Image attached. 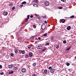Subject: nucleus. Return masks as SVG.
<instances>
[{"label": "nucleus", "mask_w": 76, "mask_h": 76, "mask_svg": "<svg viewBox=\"0 0 76 76\" xmlns=\"http://www.w3.org/2000/svg\"><path fill=\"white\" fill-rule=\"evenodd\" d=\"M46 26L45 25V24H42L41 26V29H42L43 30H44V29H45V27Z\"/></svg>", "instance_id": "obj_1"}, {"label": "nucleus", "mask_w": 76, "mask_h": 76, "mask_svg": "<svg viewBox=\"0 0 76 76\" xmlns=\"http://www.w3.org/2000/svg\"><path fill=\"white\" fill-rule=\"evenodd\" d=\"M45 6H49L50 4V3L48 1H46L44 3Z\"/></svg>", "instance_id": "obj_2"}, {"label": "nucleus", "mask_w": 76, "mask_h": 76, "mask_svg": "<svg viewBox=\"0 0 76 76\" xmlns=\"http://www.w3.org/2000/svg\"><path fill=\"white\" fill-rule=\"evenodd\" d=\"M21 71L23 73H25L26 72V69L24 68L21 69Z\"/></svg>", "instance_id": "obj_3"}, {"label": "nucleus", "mask_w": 76, "mask_h": 76, "mask_svg": "<svg viewBox=\"0 0 76 76\" xmlns=\"http://www.w3.org/2000/svg\"><path fill=\"white\" fill-rule=\"evenodd\" d=\"M54 69H53V67H52V69H51L50 70V73H53L54 72Z\"/></svg>", "instance_id": "obj_4"}, {"label": "nucleus", "mask_w": 76, "mask_h": 76, "mask_svg": "<svg viewBox=\"0 0 76 76\" xmlns=\"http://www.w3.org/2000/svg\"><path fill=\"white\" fill-rule=\"evenodd\" d=\"M13 67V64L10 65L8 66V67L9 69H12Z\"/></svg>", "instance_id": "obj_5"}, {"label": "nucleus", "mask_w": 76, "mask_h": 76, "mask_svg": "<svg viewBox=\"0 0 76 76\" xmlns=\"http://www.w3.org/2000/svg\"><path fill=\"white\" fill-rule=\"evenodd\" d=\"M19 51V52H20L21 54H24L25 53V51L24 50H20Z\"/></svg>", "instance_id": "obj_6"}, {"label": "nucleus", "mask_w": 76, "mask_h": 76, "mask_svg": "<svg viewBox=\"0 0 76 76\" xmlns=\"http://www.w3.org/2000/svg\"><path fill=\"white\" fill-rule=\"evenodd\" d=\"M13 73H14V72L12 70L9 72V75H12V74H13Z\"/></svg>", "instance_id": "obj_7"}, {"label": "nucleus", "mask_w": 76, "mask_h": 76, "mask_svg": "<svg viewBox=\"0 0 76 76\" xmlns=\"http://www.w3.org/2000/svg\"><path fill=\"white\" fill-rule=\"evenodd\" d=\"M7 14H8V13L7 12H4L3 15L4 16H7Z\"/></svg>", "instance_id": "obj_8"}, {"label": "nucleus", "mask_w": 76, "mask_h": 76, "mask_svg": "<svg viewBox=\"0 0 76 76\" xmlns=\"http://www.w3.org/2000/svg\"><path fill=\"white\" fill-rule=\"evenodd\" d=\"M41 47H42V46H41V45H40L37 47V48L38 49V50H39V49L41 48Z\"/></svg>", "instance_id": "obj_9"}, {"label": "nucleus", "mask_w": 76, "mask_h": 76, "mask_svg": "<svg viewBox=\"0 0 76 76\" xmlns=\"http://www.w3.org/2000/svg\"><path fill=\"white\" fill-rule=\"evenodd\" d=\"M66 29L67 30H68V31H69V30H70V29H71V27L70 26H69L67 27Z\"/></svg>", "instance_id": "obj_10"}, {"label": "nucleus", "mask_w": 76, "mask_h": 76, "mask_svg": "<svg viewBox=\"0 0 76 76\" xmlns=\"http://www.w3.org/2000/svg\"><path fill=\"white\" fill-rule=\"evenodd\" d=\"M29 55L30 57H32L33 56V53L32 52H30Z\"/></svg>", "instance_id": "obj_11"}, {"label": "nucleus", "mask_w": 76, "mask_h": 76, "mask_svg": "<svg viewBox=\"0 0 76 76\" xmlns=\"http://www.w3.org/2000/svg\"><path fill=\"white\" fill-rule=\"evenodd\" d=\"M71 48V46H70L68 48H66V51H69L70 50V49Z\"/></svg>", "instance_id": "obj_12"}, {"label": "nucleus", "mask_w": 76, "mask_h": 76, "mask_svg": "<svg viewBox=\"0 0 76 76\" xmlns=\"http://www.w3.org/2000/svg\"><path fill=\"white\" fill-rule=\"evenodd\" d=\"M44 72L45 74H47V70L45 69L44 70Z\"/></svg>", "instance_id": "obj_13"}, {"label": "nucleus", "mask_w": 76, "mask_h": 76, "mask_svg": "<svg viewBox=\"0 0 76 76\" xmlns=\"http://www.w3.org/2000/svg\"><path fill=\"white\" fill-rule=\"evenodd\" d=\"M14 50L15 53H18V50H17V49H15Z\"/></svg>", "instance_id": "obj_14"}, {"label": "nucleus", "mask_w": 76, "mask_h": 76, "mask_svg": "<svg viewBox=\"0 0 76 76\" xmlns=\"http://www.w3.org/2000/svg\"><path fill=\"white\" fill-rule=\"evenodd\" d=\"M61 22L62 23H64L65 22V20L64 19H62L61 20Z\"/></svg>", "instance_id": "obj_15"}, {"label": "nucleus", "mask_w": 76, "mask_h": 76, "mask_svg": "<svg viewBox=\"0 0 76 76\" xmlns=\"http://www.w3.org/2000/svg\"><path fill=\"white\" fill-rule=\"evenodd\" d=\"M25 58H28L29 57V56H28V54H26L25 56Z\"/></svg>", "instance_id": "obj_16"}, {"label": "nucleus", "mask_w": 76, "mask_h": 76, "mask_svg": "<svg viewBox=\"0 0 76 76\" xmlns=\"http://www.w3.org/2000/svg\"><path fill=\"white\" fill-rule=\"evenodd\" d=\"M50 39H51V40H53V39H54V37L53 36H52L50 38Z\"/></svg>", "instance_id": "obj_17"}, {"label": "nucleus", "mask_w": 76, "mask_h": 76, "mask_svg": "<svg viewBox=\"0 0 76 76\" xmlns=\"http://www.w3.org/2000/svg\"><path fill=\"white\" fill-rule=\"evenodd\" d=\"M63 42L64 44H66L67 42L66 41V40H64L63 41Z\"/></svg>", "instance_id": "obj_18"}, {"label": "nucleus", "mask_w": 76, "mask_h": 76, "mask_svg": "<svg viewBox=\"0 0 76 76\" xmlns=\"http://www.w3.org/2000/svg\"><path fill=\"white\" fill-rule=\"evenodd\" d=\"M34 3H38V0H34Z\"/></svg>", "instance_id": "obj_19"}, {"label": "nucleus", "mask_w": 76, "mask_h": 76, "mask_svg": "<svg viewBox=\"0 0 76 76\" xmlns=\"http://www.w3.org/2000/svg\"><path fill=\"white\" fill-rule=\"evenodd\" d=\"M36 63H34L32 64V66H33V67H35V66H36Z\"/></svg>", "instance_id": "obj_20"}, {"label": "nucleus", "mask_w": 76, "mask_h": 76, "mask_svg": "<svg viewBox=\"0 0 76 76\" xmlns=\"http://www.w3.org/2000/svg\"><path fill=\"white\" fill-rule=\"evenodd\" d=\"M34 36H32L31 37V40H33L34 39Z\"/></svg>", "instance_id": "obj_21"}, {"label": "nucleus", "mask_w": 76, "mask_h": 76, "mask_svg": "<svg viewBox=\"0 0 76 76\" xmlns=\"http://www.w3.org/2000/svg\"><path fill=\"white\" fill-rule=\"evenodd\" d=\"M22 4H26V2L24 1L22 2Z\"/></svg>", "instance_id": "obj_22"}, {"label": "nucleus", "mask_w": 76, "mask_h": 76, "mask_svg": "<svg viewBox=\"0 0 76 76\" xmlns=\"http://www.w3.org/2000/svg\"><path fill=\"white\" fill-rule=\"evenodd\" d=\"M66 65L67 66H69V65H70V63H66Z\"/></svg>", "instance_id": "obj_23"}, {"label": "nucleus", "mask_w": 76, "mask_h": 76, "mask_svg": "<svg viewBox=\"0 0 76 76\" xmlns=\"http://www.w3.org/2000/svg\"><path fill=\"white\" fill-rule=\"evenodd\" d=\"M59 47H60V46H59V45H57L56 47V49H58L59 48Z\"/></svg>", "instance_id": "obj_24"}, {"label": "nucleus", "mask_w": 76, "mask_h": 76, "mask_svg": "<svg viewBox=\"0 0 76 76\" xmlns=\"http://www.w3.org/2000/svg\"><path fill=\"white\" fill-rule=\"evenodd\" d=\"M44 37H46V36H47V33H45L43 35Z\"/></svg>", "instance_id": "obj_25"}, {"label": "nucleus", "mask_w": 76, "mask_h": 76, "mask_svg": "<svg viewBox=\"0 0 76 76\" xmlns=\"http://www.w3.org/2000/svg\"><path fill=\"white\" fill-rule=\"evenodd\" d=\"M9 6H13V4L12 3H11L10 4Z\"/></svg>", "instance_id": "obj_26"}, {"label": "nucleus", "mask_w": 76, "mask_h": 76, "mask_svg": "<svg viewBox=\"0 0 76 76\" xmlns=\"http://www.w3.org/2000/svg\"><path fill=\"white\" fill-rule=\"evenodd\" d=\"M48 69L49 70H51V69H53V68H52V66H50L48 67Z\"/></svg>", "instance_id": "obj_27"}, {"label": "nucleus", "mask_w": 76, "mask_h": 76, "mask_svg": "<svg viewBox=\"0 0 76 76\" xmlns=\"http://www.w3.org/2000/svg\"><path fill=\"white\" fill-rule=\"evenodd\" d=\"M58 9H63V7H58Z\"/></svg>", "instance_id": "obj_28"}, {"label": "nucleus", "mask_w": 76, "mask_h": 76, "mask_svg": "<svg viewBox=\"0 0 76 76\" xmlns=\"http://www.w3.org/2000/svg\"><path fill=\"white\" fill-rule=\"evenodd\" d=\"M47 74H48V75L50 74V71H49V70H48V71L47 70Z\"/></svg>", "instance_id": "obj_29"}, {"label": "nucleus", "mask_w": 76, "mask_h": 76, "mask_svg": "<svg viewBox=\"0 0 76 76\" xmlns=\"http://www.w3.org/2000/svg\"><path fill=\"white\" fill-rule=\"evenodd\" d=\"M12 10H15V7H13L12 9Z\"/></svg>", "instance_id": "obj_30"}, {"label": "nucleus", "mask_w": 76, "mask_h": 76, "mask_svg": "<svg viewBox=\"0 0 76 76\" xmlns=\"http://www.w3.org/2000/svg\"><path fill=\"white\" fill-rule=\"evenodd\" d=\"M28 48H29V49H30L31 48V46L30 45H28L27 47Z\"/></svg>", "instance_id": "obj_31"}, {"label": "nucleus", "mask_w": 76, "mask_h": 76, "mask_svg": "<svg viewBox=\"0 0 76 76\" xmlns=\"http://www.w3.org/2000/svg\"><path fill=\"white\" fill-rule=\"evenodd\" d=\"M0 75H4V72H1L0 73Z\"/></svg>", "instance_id": "obj_32"}, {"label": "nucleus", "mask_w": 76, "mask_h": 76, "mask_svg": "<svg viewBox=\"0 0 76 76\" xmlns=\"http://www.w3.org/2000/svg\"><path fill=\"white\" fill-rule=\"evenodd\" d=\"M10 55L11 56H14V54H13V53H12L10 54Z\"/></svg>", "instance_id": "obj_33"}, {"label": "nucleus", "mask_w": 76, "mask_h": 76, "mask_svg": "<svg viewBox=\"0 0 76 76\" xmlns=\"http://www.w3.org/2000/svg\"><path fill=\"white\" fill-rule=\"evenodd\" d=\"M5 57L7 58L8 59L9 57V56H8V55H6V56H5Z\"/></svg>", "instance_id": "obj_34"}, {"label": "nucleus", "mask_w": 76, "mask_h": 76, "mask_svg": "<svg viewBox=\"0 0 76 76\" xmlns=\"http://www.w3.org/2000/svg\"><path fill=\"white\" fill-rule=\"evenodd\" d=\"M50 44V43H47L46 44H45V45H48Z\"/></svg>", "instance_id": "obj_35"}, {"label": "nucleus", "mask_w": 76, "mask_h": 76, "mask_svg": "<svg viewBox=\"0 0 76 76\" xmlns=\"http://www.w3.org/2000/svg\"><path fill=\"white\" fill-rule=\"evenodd\" d=\"M70 18H74V15H72L70 17Z\"/></svg>", "instance_id": "obj_36"}, {"label": "nucleus", "mask_w": 76, "mask_h": 76, "mask_svg": "<svg viewBox=\"0 0 76 76\" xmlns=\"http://www.w3.org/2000/svg\"><path fill=\"white\" fill-rule=\"evenodd\" d=\"M14 69L15 70H17V69H18V68H17L16 67H15L14 68Z\"/></svg>", "instance_id": "obj_37"}, {"label": "nucleus", "mask_w": 76, "mask_h": 76, "mask_svg": "<svg viewBox=\"0 0 76 76\" xmlns=\"http://www.w3.org/2000/svg\"><path fill=\"white\" fill-rule=\"evenodd\" d=\"M47 48H45L42 50V51H45V50H46Z\"/></svg>", "instance_id": "obj_38"}, {"label": "nucleus", "mask_w": 76, "mask_h": 76, "mask_svg": "<svg viewBox=\"0 0 76 76\" xmlns=\"http://www.w3.org/2000/svg\"><path fill=\"white\" fill-rule=\"evenodd\" d=\"M27 19H29V15H27Z\"/></svg>", "instance_id": "obj_39"}, {"label": "nucleus", "mask_w": 76, "mask_h": 76, "mask_svg": "<svg viewBox=\"0 0 76 76\" xmlns=\"http://www.w3.org/2000/svg\"><path fill=\"white\" fill-rule=\"evenodd\" d=\"M28 18H26L25 20V22H27L28 20Z\"/></svg>", "instance_id": "obj_40"}, {"label": "nucleus", "mask_w": 76, "mask_h": 76, "mask_svg": "<svg viewBox=\"0 0 76 76\" xmlns=\"http://www.w3.org/2000/svg\"><path fill=\"white\" fill-rule=\"evenodd\" d=\"M2 69V66L1 65H0V69Z\"/></svg>", "instance_id": "obj_41"}, {"label": "nucleus", "mask_w": 76, "mask_h": 76, "mask_svg": "<svg viewBox=\"0 0 76 76\" xmlns=\"http://www.w3.org/2000/svg\"><path fill=\"white\" fill-rule=\"evenodd\" d=\"M23 4H21L20 5V7H23Z\"/></svg>", "instance_id": "obj_42"}, {"label": "nucleus", "mask_w": 76, "mask_h": 76, "mask_svg": "<svg viewBox=\"0 0 76 76\" xmlns=\"http://www.w3.org/2000/svg\"><path fill=\"white\" fill-rule=\"evenodd\" d=\"M62 1H63V2H65L66 1V0H61Z\"/></svg>", "instance_id": "obj_43"}, {"label": "nucleus", "mask_w": 76, "mask_h": 76, "mask_svg": "<svg viewBox=\"0 0 76 76\" xmlns=\"http://www.w3.org/2000/svg\"><path fill=\"white\" fill-rule=\"evenodd\" d=\"M32 76H37V75L35 74H33Z\"/></svg>", "instance_id": "obj_44"}, {"label": "nucleus", "mask_w": 76, "mask_h": 76, "mask_svg": "<svg viewBox=\"0 0 76 76\" xmlns=\"http://www.w3.org/2000/svg\"><path fill=\"white\" fill-rule=\"evenodd\" d=\"M49 49H50V50H53V48H50Z\"/></svg>", "instance_id": "obj_45"}, {"label": "nucleus", "mask_w": 76, "mask_h": 76, "mask_svg": "<svg viewBox=\"0 0 76 76\" xmlns=\"http://www.w3.org/2000/svg\"><path fill=\"white\" fill-rule=\"evenodd\" d=\"M33 26L34 27V28H36V26H35V25H33Z\"/></svg>", "instance_id": "obj_46"}, {"label": "nucleus", "mask_w": 76, "mask_h": 76, "mask_svg": "<svg viewBox=\"0 0 76 76\" xmlns=\"http://www.w3.org/2000/svg\"><path fill=\"white\" fill-rule=\"evenodd\" d=\"M33 15H31L30 16V18H33Z\"/></svg>", "instance_id": "obj_47"}, {"label": "nucleus", "mask_w": 76, "mask_h": 76, "mask_svg": "<svg viewBox=\"0 0 76 76\" xmlns=\"http://www.w3.org/2000/svg\"><path fill=\"white\" fill-rule=\"evenodd\" d=\"M38 39L39 40H40V39H41V37H39L38 38Z\"/></svg>", "instance_id": "obj_48"}, {"label": "nucleus", "mask_w": 76, "mask_h": 76, "mask_svg": "<svg viewBox=\"0 0 76 76\" xmlns=\"http://www.w3.org/2000/svg\"><path fill=\"white\" fill-rule=\"evenodd\" d=\"M29 23V22H27L26 23H25V25H27Z\"/></svg>", "instance_id": "obj_49"}, {"label": "nucleus", "mask_w": 76, "mask_h": 76, "mask_svg": "<svg viewBox=\"0 0 76 76\" xmlns=\"http://www.w3.org/2000/svg\"><path fill=\"white\" fill-rule=\"evenodd\" d=\"M44 22L45 23H47V21H45Z\"/></svg>", "instance_id": "obj_50"}, {"label": "nucleus", "mask_w": 76, "mask_h": 76, "mask_svg": "<svg viewBox=\"0 0 76 76\" xmlns=\"http://www.w3.org/2000/svg\"><path fill=\"white\" fill-rule=\"evenodd\" d=\"M43 18H47L45 17V16H43Z\"/></svg>", "instance_id": "obj_51"}, {"label": "nucleus", "mask_w": 76, "mask_h": 76, "mask_svg": "<svg viewBox=\"0 0 76 76\" xmlns=\"http://www.w3.org/2000/svg\"><path fill=\"white\" fill-rule=\"evenodd\" d=\"M31 49L32 50H34V48H33V47H32V48H31Z\"/></svg>", "instance_id": "obj_52"}, {"label": "nucleus", "mask_w": 76, "mask_h": 76, "mask_svg": "<svg viewBox=\"0 0 76 76\" xmlns=\"http://www.w3.org/2000/svg\"><path fill=\"white\" fill-rule=\"evenodd\" d=\"M35 6H37V4H35Z\"/></svg>", "instance_id": "obj_53"}, {"label": "nucleus", "mask_w": 76, "mask_h": 76, "mask_svg": "<svg viewBox=\"0 0 76 76\" xmlns=\"http://www.w3.org/2000/svg\"><path fill=\"white\" fill-rule=\"evenodd\" d=\"M70 69H68V70H69V71H70Z\"/></svg>", "instance_id": "obj_54"}, {"label": "nucleus", "mask_w": 76, "mask_h": 76, "mask_svg": "<svg viewBox=\"0 0 76 76\" xmlns=\"http://www.w3.org/2000/svg\"><path fill=\"white\" fill-rule=\"evenodd\" d=\"M37 41H36L35 42V43H37Z\"/></svg>", "instance_id": "obj_55"}, {"label": "nucleus", "mask_w": 76, "mask_h": 76, "mask_svg": "<svg viewBox=\"0 0 76 76\" xmlns=\"http://www.w3.org/2000/svg\"><path fill=\"white\" fill-rule=\"evenodd\" d=\"M33 5V6H35V4H34Z\"/></svg>", "instance_id": "obj_56"}, {"label": "nucleus", "mask_w": 76, "mask_h": 76, "mask_svg": "<svg viewBox=\"0 0 76 76\" xmlns=\"http://www.w3.org/2000/svg\"><path fill=\"white\" fill-rule=\"evenodd\" d=\"M18 40H19V39H18Z\"/></svg>", "instance_id": "obj_57"}, {"label": "nucleus", "mask_w": 76, "mask_h": 76, "mask_svg": "<svg viewBox=\"0 0 76 76\" xmlns=\"http://www.w3.org/2000/svg\"><path fill=\"white\" fill-rule=\"evenodd\" d=\"M35 15H37L36 14H35Z\"/></svg>", "instance_id": "obj_58"}]
</instances>
